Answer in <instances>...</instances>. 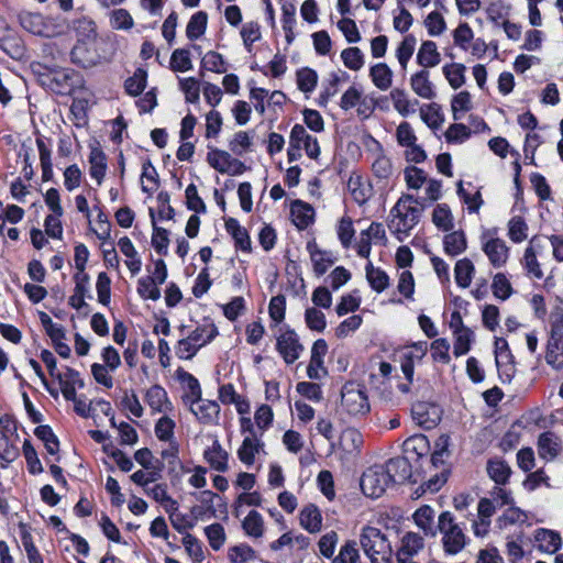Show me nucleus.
<instances>
[{
    "instance_id": "f257e3e1",
    "label": "nucleus",
    "mask_w": 563,
    "mask_h": 563,
    "mask_svg": "<svg viewBox=\"0 0 563 563\" xmlns=\"http://www.w3.org/2000/svg\"><path fill=\"white\" fill-rule=\"evenodd\" d=\"M424 207L411 195L401 196L390 211L391 220L389 229L399 241L408 236L409 232L418 224Z\"/></svg>"
},
{
    "instance_id": "f03ea898",
    "label": "nucleus",
    "mask_w": 563,
    "mask_h": 563,
    "mask_svg": "<svg viewBox=\"0 0 563 563\" xmlns=\"http://www.w3.org/2000/svg\"><path fill=\"white\" fill-rule=\"evenodd\" d=\"M360 544L372 563L388 562L393 554L390 542L376 527H363L360 534Z\"/></svg>"
},
{
    "instance_id": "7ed1b4c3",
    "label": "nucleus",
    "mask_w": 563,
    "mask_h": 563,
    "mask_svg": "<svg viewBox=\"0 0 563 563\" xmlns=\"http://www.w3.org/2000/svg\"><path fill=\"white\" fill-rule=\"evenodd\" d=\"M438 529L443 534V549L448 554H457L466 544L462 528L450 511H443L438 518Z\"/></svg>"
},
{
    "instance_id": "20e7f679",
    "label": "nucleus",
    "mask_w": 563,
    "mask_h": 563,
    "mask_svg": "<svg viewBox=\"0 0 563 563\" xmlns=\"http://www.w3.org/2000/svg\"><path fill=\"white\" fill-rule=\"evenodd\" d=\"M341 407L350 416H365L369 404L364 388L354 382L345 383L341 390Z\"/></svg>"
},
{
    "instance_id": "39448f33",
    "label": "nucleus",
    "mask_w": 563,
    "mask_h": 563,
    "mask_svg": "<svg viewBox=\"0 0 563 563\" xmlns=\"http://www.w3.org/2000/svg\"><path fill=\"white\" fill-rule=\"evenodd\" d=\"M390 485L389 475L383 465L367 468L361 478L362 492L371 498L380 497Z\"/></svg>"
},
{
    "instance_id": "423d86ee",
    "label": "nucleus",
    "mask_w": 563,
    "mask_h": 563,
    "mask_svg": "<svg viewBox=\"0 0 563 563\" xmlns=\"http://www.w3.org/2000/svg\"><path fill=\"white\" fill-rule=\"evenodd\" d=\"M428 351V343L427 342H418L412 344L410 347H408L406 351L401 354L400 360V367L401 372L404 373L406 379L408 380L407 384H399L398 389L402 394H408L410 391L409 385L413 380V373H415V366L416 364L421 363L422 358L426 356Z\"/></svg>"
},
{
    "instance_id": "0eeeda50",
    "label": "nucleus",
    "mask_w": 563,
    "mask_h": 563,
    "mask_svg": "<svg viewBox=\"0 0 563 563\" xmlns=\"http://www.w3.org/2000/svg\"><path fill=\"white\" fill-rule=\"evenodd\" d=\"M276 350L286 364L295 363L303 352V345L295 330L287 328L276 339Z\"/></svg>"
},
{
    "instance_id": "6e6552de",
    "label": "nucleus",
    "mask_w": 563,
    "mask_h": 563,
    "mask_svg": "<svg viewBox=\"0 0 563 563\" xmlns=\"http://www.w3.org/2000/svg\"><path fill=\"white\" fill-rule=\"evenodd\" d=\"M71 62L82 68H90L101 62L97 43L92 40H77L70 52Z\"/></svg>"
},
{
    "instance_id": "1a4fd4ad",
    "label": "nucleus",
    "mask_w": 563,
    "mask_h": 563,
    "mask_svg": "<svg viewBox=\"0 0 563 563\" xmlns=\"http://www.w3.org/2000/svg\"><path fill=\"white\" fill-rule=\"evenodd\" d=\"M482 251L494 268H501L508 262L509 247L506 242L499 238L484 236L482 240Z\"/></svg>"
},
{
    "instance_id": "9d476101",
    "label": "nucleus",
    "mask_w": 563,
    "mask_h": 563,
    "mask_svg": "<svg viewBox=\"0 0 563 563\" xmlns=\"http://www.w3.org/2000/svg\"><path fill=\"white\" fill-rule=\"evenodd\" d=\"M48 87L58 95H70L78 84V75L70 68H59L51 71Z\"/></svg>"
},
{
    "instance_id": "9b49d317",
    "label": "nucleus",
    "mask_w": 563,
    "mask_h": 563,
    "mask_svg": "<svg viewBox=\"0 0 563 563\" xmlns=\"http://www.w3.org/2000/svg\"><path fill=\"white\" fill-rule=\"evenodd\" d=\"M411 413L413 420L427 430L434 428L441 419L440 408L434 404L424 401L413 404Z\"/></svg>"
},
{
    "instance_id": "f8f14e48",
    "label": "nucleus",
    "mask_w": 563,
    "mask_h": 563,
    "mask_svg": "<svg viewBox=\"0 0 563 563\" xmlns=\"http://www.w3.org/2000/svg\"><path fill=\"white\" fill-rule=\"evenodd\" d=\"M424 547L423 538L416 532H406L401 540L400 547L396 552L397 563H408L411 558L417 555Z\"/></svg>"
},
{
    "instance_id": "ddd939ff",
    "label": "nucleus",
    "mask_w": 563,
    "mask_h": 563,
    "mask_svg": "<svg viewBox=\"0 0 563 563\" xmlns=\"http://www.w3.org/2000/svg\"><path fill=\"white\" fill-rule=\"evenodd\" d=\"M190 407V411L197 417V419L205 423V424H211L216 423L219 413H220V406L217 401L202 399L200 397V400L188 402Z\"/></svg>"
},
{
    "instance_id": "4468645a",
    "label": "nucleus",
    "mask_w": 563,
    "mask_h": 563,
    "mask_svg": "<svg viewBox=\"0 0 563 563\" xmlns=\"http://www.w3.org/2000/svg\"><path fill=\"white\" fill-rule=\"evenodd\" d=\"M383 466L391 484L404 483L411 477V464L407 457L390 459Z\"/></svg>"
},
{
    "instance_id": "2eb2a0df",
    "label": "nucleus",
    "mask_w": 563,
    "mask_h": 563,
    "mask_svg": "<svg viewBox=\"0 0 563 563\" xmlns=\"http://www.w3.org/2000/svg\"><path fill=\"white\" fill-rule=\"evenodd\" d=\"M536 246H539L537 235H534L530 240L529 246L525 250L523 257L521 260V264H522L523 268L526 269L527 275L530 278L542 279L543 271H542L541 265L537 258Z\"/></svg>"
},
{
    "instance_id": "dca6fc26",
    "label": "nucleus",
    "mask_w": 563,
    "mask_h": 563,
    "mask_svg": "<svg viewBox=\"0 0 563 563\" xmlns=\"http://www.w3.org/2000/svg\"><path fill=\"white\" fill-rule=\"evenodd\" d=\"M410 87L420 98L431 100L435 97L434 87L430 80V73L427 69H421L411 76Z\"/></svg>"
},
{
    "instance_id": "f3484780",
    "label": "nucleus",
    "mask_w": 563,
    "mask_h": 563,
    "mask_svg": "<svg viewBox=\"0 0 563 563\" xmlns=\"http://www.w3.org/2000/svg\"><path fill=\"white\" fill-rule=\"evenodd\" d=\"M561 451V440L552 432H543L538 439V453L541 459L554 460Z\"/></svg>"
},
{
    "instance_id": "a211bd4d",
    "label": "nucleus",
    "mask_w": 563,
    "mask_h": 563,
    "mask_svg": "<svg viewBox=\"0 0 563 563\" xmlns=\"http://www.w3.org/2000/svg\"><path fill=\"white\" fill-rule=\"evenodd\" d=\"M225 230L233 238L235 247L242 252L250 253L252 250L251 238L245 228L241 227L234 218L225 220Z\"/></svg>"
},
{
    "instance_id": "6ab92c4d",
    "label": "nucleus",
    "mask_w": 563,
    "mask_h": 563,
    "mask_svg": "<svg viewBox=\"0 0 563 563\" xmlns=\"http://www.w3.org/2000/svg\"><path fill=\"white\" fill-rule=\"evenodd\" d=\"M203 456L209 463L210 467L218 472H225L228 470L229 454L222 449L220 442L216 439L212 445L205 450Z\"/></svg>"
},
{
    "instance_id": "aec40b11",
    "label": "nucleus",
    "mask_w": 563,
    "mask_h": 563,
    "mask_svg": "<svg viewBox=\"0 0 563 563\" xmlns=\"http://www.w3.org/2000/svg\"><path fill=\"white\" fill-rule=\"evenodd\" d=\"M307 250L313 264V272L317 276H322L334 261L330 257L329 253L320 250L314 241L308 242Z\"/></svg>"
},
{
    "instance_id": "412c9836",
    "label": "nucleus",
    "mask_w": 563,
    "mask_h": 563,
    "mask_svg": "<svg viewBox=\"0 0 563 563\" xmlns=\"http://www.w3.org/2000/svg\"><path fill=\"white\" fill-rule=\"evenodd\" d=\"M90 176L101 185L107 172V156L99 146H92L89 154Z\"/></svg>"
},
{
    "instance_id": "4be33fe9",
    "label": "nucleus",
    "mask_w": 563,
    "mask_h": 563,
    "mask_svg": "<svg viewBox=\"0 0 563 563\" xmlns=\"http://www.w3.org/2000/svg\"><path fill=\"white\" fill-rule=\"evenodd\" d=\"M417 63L426 68H432L441 63V54L433 41H424L417 54Z\"/></svg>"
},
{
    "instance_id": "5701e85b",
    "label": "nucleus",
    "mask_w": 563,
    "mask_h": 563,
    "mask_svg": "<svg viewBox=\"0 0 563 563\" xmlns=\"http://www.w3.org/2000/svg\"><path fill=\"white\" fill-rule=\"evenodd\" d=\"M301 527L310 533H317L321 530L322 516L314 505L303 507L299 515Z\"/></svg>"
},
{
    "instance_id": "b1692460",
    "label": "nucleus",
    "mask_w": 563,
    "mask_h": 563,
    "mask_svg": "<svg viewBox=\"0 0 563 563\" xmlns=\"http://www.w3.org/2000/svg\"><path fill=\"white\" fill-rule=\"evenodd\" d=\"M443 249L452 257L462 254L467 249V241L462 230L450 231L443 238Z\"/></svg>"
},
{
    "instance_id": "393cba45",
    "label": "nucleus",
    "mask_w": 563,
    "mask_h": 563,
    "mask_svg": "<svg viewBox=\"0 0 563 563\" xmlns=\"http://www.w3.org/2000/svg\"><path fill=\"white\" fill-rule=\"evenodd\" d=\"M146 402L154 411L157 412L172 410V404L168 400L167 393L159 385H154L146 391Z\"/></svg>"
},
{
    "instance_id": "a878e982",
    "label": "nucleus",
    "mask_w": 563,
    "mask_h": 563,
    "mask_svg": "<svg viewBox=\"0 0 563 563\" xmlns=\"http://www.w3.org/2000/svg\"><path fill=\"white\" fill-rule=\"evenodd\" d=\"M536 540L538 542V549L541 552L553 554L555 553L562 545L561 536L548 529H539L536 534Z\"/></svg>"
},
{
    "instance_id": "bb28decb",
    "label": "nucleus",
    "mask_w": 563,
    "mask_h": 563,
    "mask_svg": "<svg viewBox=\"0 0 563 563\" xmlns=\"http://www.w3.org/2000/svg\"><path fill=\"white\" fill-rule=\"evenodd\" d=\"M393 70L385 63H378L371 67L369 77L376 88L388 90L393 85Z\"/></svg>"
},
{
    "instance_id": "cd10ccee",
    "label": "nucleus",
    "mask_w": 563,
    "mask_h": 563,
    "mask_svg": "<svg viewBox=\"0 0 563 563\" xmlns=\"http://www.w3.org/2000/svg\"><path fill=\"white\" fill-rule=\"evenodd\" d=\"M242 529L247 537L261 539L265 532L263 516L256 510H251L242 521Z\"/></svg>"
},
{
    "instance_id": "c85d7f7f",
    "label": "nucleus",
    "mask_w": 563,
    "mask_h": 563,
    "mask_svg": "<svg viewBox=\"0 0 563 563\" xmlns=\"http://www.w3.org/2000/svg\"><path fill=\"white\" fill-rule=\"evenodd\" d=\"M263 445V442L260 441L257 435H254V438L245 437L238 450V457L242 463L251 466L255 462V454L258 453Z\"/></svg>"
},
{
    "instance_id": "c756f323",
    "label": "nucleus",
    "mask_w": 563,
    "mask_h": 563,
    "mask_svg": "<svg viewBox=\"0 0 563 563\" xmlns=\"http://www.w3.org/2000/svg\"><path fill=\"white\" fill-rule=\"evenodd\" d=\"M21 26L30 33L42 34L44 31V18L41 13L21 10L18 13Z\"/></svg>"
},
{
    "instance_id": "7c9ffc66",
    "label": "nucleus",
    "mask_w": 563,
    "mask_h": 563,
    "mask_svg": "<svg viewBox=\"0 0 563 563\" xmlns=\"http://www.w3.org/2000/svg\"><path fill=\"white\" fill-rule=\"evenodd\" d=\"M475 274V266L470 258H462L455 263L454 277L457 286L467 288Z\"/></svg>"
},
{
    "instance_id": "2f4dec72",
    "label": "nucleus",
    "mask_w": 563,
    "mask_h": 563,
    "mask_svg": "<svg viewBox=\"0 0 563 563\" xmlns=\"http://www.w3.org/2000/svg\"><path fill=\"white\" fill-rule=\"evenodd\" d=\"M415 523L424 532L426 536H435L433 529L434 510L424 505L418 508L412 515Z\"/></svg>"
},
{
    "instance_id": "473e14b6",
    "label": "nucleus",
    "mask_w": 563,
    "mask_h": 563,
    "mask_svg": "<svg viewBox=\"0 0 563 563\" xmlns=\"http://www.w3.org/2000/svg\"><path fill=\"white\" fill-rule=\"evenodd\" d=\"M432 222L441 231H452L454 228V219L450 207L445 203L438 205L432 212Z\"/></svg>"
},
{
    "instance_id": "72a5a7b5",
    "label": "nucleus",
    "mask_w": 563,
    "mask_h": 563,
    "mask_svg": "<svg viewBox=\"0 0 563 563\" xmlns=\"http://www.w3.org/2000/svg\"><path fill=\"white\" fill-rule=\"evenodd\" d=\"M349 76L345 73H331L323 84V90L319 96V104L324 106L328 101L339 92V85Z\"/></svg>"
},
{
    "instance_id": "f704fd0d",
    "label": "nucleus",
    "mask_w": 563,
    "mask_h": 563,
    "mask_svg": "<svg viewBox=\"0 0 563 563\" xmlns=\"http://www.w3.org/2000/svg\"><path fill=\"white\" fill-rule=\"evenodd\" d=\"M0 48L15 60H21L26 56L23 41L18 36L7 35L3 40H0Z\"/></svg>"
},
{
    "instance_id": "c9c22d12",
    "label": "nucleus",
    "mask_w": 563,
    "mask_h": 563,
    "mask_svg": "<svg viewBox=\"0 0 563 563\" xmlns=\"http://www.w3.org/2000/svg\"><path fill=\"white\" fill-rule=\"evenodd\" d=\"M76 369L66 367L65 373H57L56 379L66 400H76Z\"/></svg>"
},
{
    "instance_id": "e433bc0d",
    "label": "nucleus",
    "mask_w": 563,
    "mask_h": 563,
    "mask_svg": "<svg viewBox=\"0 0 563 563\" xmlns=\"http://www.w3.org/2000/svg\"><path fill=\"white\" fill-rule=\"evenodd\" d=\"M165 510L169 514V520L175 530L179 533L186 532L188 529L195 527V520L188 518L186 515L178 511V504L172 503V507L165 505Z\"/></svg>"
},
{
    "instance_id": "4c0bfd02",
    "label": "nucleus",
    "mask_w": 563,
    "mask_h": 563,
    "mask_svg": "<svg viewBox=\"0 0 563 563\" xmlns=\"http://www.w3.org/2000/svg\"><path fill=\"white\" fill-rule=\"evenodd\" d=\"M487 473L496 485H505L509 479L511 470L503 460H489L487 462Z\"/></svg>"
},
{
    "instance_id": "58836bf2",
    "label": "nucleus",
    "mask_w": 563,
    "mask_h": 563,
    "mask_svg": "<svg viewBox=\"0 0 563 563\" xmlns=\"http://www.w3.org/2000/svg\"><path fill=\"white\" fill-rule=\"evenodd\" d=\"M218 335V329L213 323H205L191 331L188 336L201 349Z\"/></svg>"
},
{
    "instance_id": "ea45409f",
    "label": "nucleus",
    "mask_w": 563,
    "mask_h": 563,
    "mask_svg": "<svg viewBox=\"0 0 563 563\" xmlns=\"http://www.w3.org/2000/svg\"><path fill=\"white\" fill-rule=\"evenodd\" d=\"M508 238L514 243H521L528 239L529 227L520 216L512 217L507 224Z\"/></svg>"
},
{
    "instance_id": "a19ab883",
    "label": "nucleus",
    "mask_w": 563,
    "mask_h": 563,
    "mask_svg": "<svg viewBox=\"0 0 563 563\" xmlns=\"http://www.w3.org/2000/svg\"><path fill=\"white\" fill-rule=\"evenodd\" d=\"M365 271L366 279L375 291L382 292L388 287L389 277L383 269L374 267L369 262L366 265Z\"/></svg>"
},
{
    "instance_id": "79ce46f5",
    "label": "nucleus",
    "mask_w": 563,
    "mask_h": 563,
    "mask_svg": "<svg viewBox=\"0 0 563 563\" xmlns=\"http://www.w3.org/2000/svg\"><path fill=\"white\" fill-rule=\"evenodd\" d=\"M208 14L203 11L196 12L189 20L186 27V35L189 40H197L205 34L207 29Z\"/></svg>"
},
{
    "instance_id": "37998d69",
    "label": "nucleus",
    "mask_w": 563,
    "mask_h": 563,
    "mask_svg": "<svg viewBox=\"0 0 563 563\" xmlns=\"http://www.w3.org/2000/svg\"><path fill=\"white\" fill-rule=\"evenodd\" d=\"M313 209L301 201H296L291 206V214L294 217V223L298 228L308 227L313 220Z\"/></svg>"
},
{
    "instance_id": "c03bdc74",
    "label": "nucleus",
    "mask_w": 563,
    "mask_h": 563,
    "mask_svg": "<svg viewBox=\"0 0 563 563\" xmlns=\"http://www.w3.org/2000/svg\"><path fill=\"white\" fill-rule=\"evenodd\" d=\"M417 44V38L413 34H407L400 42L396 49V57L402 69L407 68V65L412 57Z\"/></svg>"
},
{
    "instance_id": "a18cd8bd",
    "label": "nucleus",
    "mask_w": 563,
    "mask_h": 563,
    "mask_svg": "<svg viewBox=\"0 0 563 563\" xmlns=\"http://www.w3.org/2000/svg\"><path fill=\"white\" fill-rule=\"evenodd\" d=\"M34 434L44 442L45 449L48 454L55 455L59 450V442L54 434L52 428L47 424H42L35 428Z\"/></svg>"
},
{
    "instance_id": "49530a36",
    "label": "nucleus",
    "mask_w": 563,
    "mask_h": 563,
    "mask_svg": "<svg viewBox=\"0 0 563 563\" xmlns=\"http://www.w3.org/2000/svg\"><path fill=\"white\" fill-rule=\"evenodd\" d=\"M360 559L357 542L355 540H347L341 545L338 555L332 559V563H357Z\"/></svg>"
},
{
    "instance_id": "de8ad7c7",
    "label": "nucleus",
    "mask_w": 563,
    "mask_h": 563,
    "mask_svg": "<svg viewBox=\"0 0 563 563\" xmlns=\"http://www.w3.org/2000/svg\"><path fill=\"white\" fill-rule=\"evenodd\" d=\"M445 78L453 89L462 87L465 82L466 67L463 64L452 63L442 68Z\"/></svg>"
},
{
    "instance_id": "09e8293b",
    "label": "nucleus",
    "mask_w": 563,
    "mask_h": 563,
    "mask_svg": "<svg viewBox=\"0 0 563 563\" xmlns=\"http://www.w3.org/2000/svg\"><path fill=\"white\" fill-rule=\"evenodd\" d=\"M390 99L395 110L402 117L415 112V108L408 99V95L404 89L395 88L390 91Z\"/></svg>"
},
{
    "instance_id": "8fccbe9b",
    "label": "nucleus",
    "mask_w": 563,
    "mask_h": 563,
    "mask_svg": "<svg viewBox=\"0 0 563 563\" xmlns=\"http://www.w3.org/2000/svg\"><path fill=\"white\" fill-rule=\"evenodd\" d=\"M231 158L232 156L229 152L211 147L207 155L209 165L221 174L228 172L227 167Z\"/></svg>"
},
{
    "instance_id": "3c124183",
    "label": "nucleus",
    "mask_w": 563,
    "mask_h": 563,
    "mask_svg": "<svg viewBox=\"0 0 563 563\" xmlns=\"http://www.w3.org/2000/svg\"><path fill=\"white\" fill-rule=\"evenodd\" d=\"M372 170L374 176L379 180H387L391 177L394 168L390 159L380 153L372 163Z\"/></svg>"
},
{
    "instance_id": "603ef678",
    "label": "nucleus",
    "mask_w": 563,
    "mask_h": 563,
    "mask_svg": "<svg viewBox=\"0 0 563 563\" xmlns=\"http://www.w3.org/2000/svg\"><path fill=\"white\" fill-rule=\"evenodd\" d=\"M492 290L496 298L506 300L512 295V286L504 273H497L493 278Z\"/></svg>"
},
{
    "instance_id": "864d4df0",
    "label": "nucleus",
    "mask_w": 563,
    "mask_h": 563,
    "mask_svg": "<svg viewBox=\"0 0 563 563\" xmlns=\"http://www.w3.org/2000/svg\"><path fill=\"white\" fill-rule=\"evenodd\" d=\"M146 77L147 74L145 70L141 68L136 69L134 75L125 80V91L134 97L141 95L146 86Z\"/></svg>"
},
{
    "instance_id": "5fc2aeb1",
    "label": "nucleus",
    "mask_w": 563,
    "mask_h": 563,
    "mask_svg": "<svg viewBox=\"0 0 563 563\" xmlns=\"http://www.w3.org/2000/svg\"><path fill=\"white\" fill-rule=\"evenodd\" d=\"M137 294L143 299H151L156 301L161 298V290L155 284V279L147 277H142L137 280Z\"/></svg>"
},
{
    "instance_id": "6e6d98bb",
    "label": "nucleus",
    "mask_w": 563,
    "mask_h": 563,
    "mask_svg": "<svg viewBox=\"0 0 563 563\" xmlns=\"http://www.w3.org/2000/svg\"><path fill=\"white\" fill-rule=\"evenodd\" d=\"M341 58L345 67L360 70L364 65V55L358 47H349L342 51Z\"/></svg>"
},
{
    "instance_id": "4d7b16f0",
    "label": "nucleus",
    "mask_w": 563,
    "mask_h": 563,
    "mask_svg": "<svg viewBox=\"0 0 563 563\" xmlns=\"http://www.w3.org/2000/svg\"><path fill=\"white\" fill-rule=\"evenodd\" d=\"M454 345L453 353L456 357L466 354L471 349V342L473 340V332L471 329H464L454 332Z\"/></svg>"
},
{
    "instance_id": "13d9d810",
    "label": "nucleus",
    "mask_w": 563,
    "mask_h": 563,
    "mask_svg": "<svg viewBox=\"0 0 563 563\" xmlns=\"http://www.w3.org/2000/svg\"><path fill=\"white\" fill-rule=\"evenodd\" d=\"M206 537L209 541L210 547L218 551L220 550L225 542V531L222 525L212 523L205 528Z\"/></svg>"
},
{
    "instance_id": "bf43d9fd",
    "label": "nucleus",
    "mask_w": 563,
    "mask_h": 563,
    "mask_svg": "<svg viewBox=\"0 0 563 563\" xmlns=\"http://www.w3.org/2000/svg\"><path fill=\"white\" fill-rule=\"evenodd\" d=\"M318 82V75L313 69L302 68L297 71V85L303 92H311L314 90Z\"/></svg>"
},
{
    "instance_id": "052dcab7",
    "label": "nucleus",
    "mask_w": 563,
    "mask_h": 563,
    "mask_svg": "<svg viewBox=\"0 0 563 563\" xmlns=\"http://www.w3.org/2000/svg\"><path fill=\"white\" fill-rule=\"evenodd\" d=\"M305 321L312 331L322 332L327 327L324 313L314 307L306 309Z\"/></svg>"
},
{
    "instance_id": "680f3d73",
    "label": "nucleus",
    "mask_w": 563,
    "mask_h": 563,
    "mask_svg": "<svg viewBox=\"0 0 563 563\" xmlns=\"http://www.w3.org/2000/svg\"><path fill=\"white\" fill-rule=\"evenodd\" d=\"M170 68L174 71H187L192 68L190 54L187 49H175L170 56Z\"/></svg>"
},
{
    "instance_id": "e2e57ef3",
    "label": "nucleus",
    "mask_w": 563,
    "mask_h": 563,
    "mask_svg": "<svg viewBox=\"0 0 563 563\" xmlns=\"http://www.w3.org/2000/svg\"><path fill=\"white\" fill-rule=\"evenodd\" d=\"M202 67L209 71L223 74L227 71L225 62L223 56L214 51H209L202 57Z\"/></svg>"
},
{
    "instance_id": "0e129e2a",
    "label": "nucleus",
    "mask_w": 563,
    "mask_h": 563,
    "mask_svg": "<svg viewBox=\"0 0 563 563\" xmlns=\"http://www.w3.org/2000/svg\"><path fill=\"white\" fill-rule=\"evenodd\" d=\"M336 232L342 246L345 249L350 247L355 234L352 219L350 217L341 218Z\"/></svg>"
},
{
    "instance_id": "69168bd1",
    "label": "nucleus",
    "mask_w": 563,
    "mask_h": 563,
    "mask_svg": "<svg viewBox=\"0 0 563 563\" xmlns=\"http://www.w3.org/2000/svg\"><path fill=\"white\" fill-rule=\"evenodd\" d=\"M22 449L29 472L34 475L42 473L43 466L32 443L29 440H25Z\"/></svg>"
},
{
    "instance_id": "338daca9",
    "label": "nucleus",
    "mask_w": 563,
    "mask_h": 563,
    "mask_svg": "<svg viewBox=\"0 0 563 563\" xmlns=\"http://www.w3.org/2000/svg\"><path fill=\"white\" fill-rule=\"evenodd\" d=\"M241 36L245 48L251 52L253 44L261 38V29L257 22L251 21L243 24Z\"/></svg>"
},
{
    "instance_id": "774afa93",
    "label": "nucleus",
    "mask_w": 563,
    "mask_h": 563,
    "mask_svg": "<svg viewBox=\"0 0 563 563\" xmlns=\"http://www.w3.org/2000/svg\"><path fill=\"white\" fill-rule=\"evenodd\" d=\"M229 556L232 563H244L254 560L256 552L246 543H241L230 549Z\"/></svg>"
}]
</instances>
